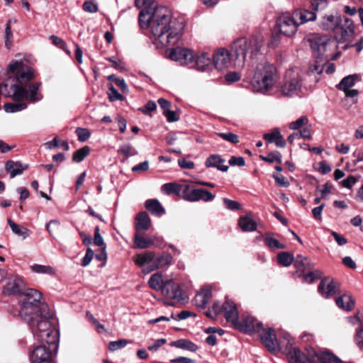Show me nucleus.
Segmentation results:
<instances>
[{
  "label": "nucleus",
  "instance_id": "53",
  "mask_svg": "<svg viewBox=\"0 0 363 363\" xmlns=\"http://www.w3.org/2000/svg\"><path fill=\"white\" fill-rule=\"evenodd\" d=\"M128 342L126 340H118L116 341L110 342L108 344V349L111 351H116L126 346Z\"/></svg>",
  "mask_w": 363,
  "mask_h": 363
},
{
  "label": "nucleus",
  "instance_id": "10",
  "mask_svg": "<svg viewBox=\"0 0 363 363\" xmlns=\"http://www.w3.org/2000/svg\"><path fill=\"white\" fill-rule=\"evenodd\" d=\"M313 55L320 60H328L330 57V52L335 48L334 40L327 36L313 35L308 39Z\"/></svg>",
  "mask_w": 363,
  "mask_h": 363
},
{
  "label": "nucleus",
  "instance_id": "56",
  "mask_svg": "<svg viewBox=\"0 0 363 363\" xmlns=\"http://www.w3.org/2000/svg\"><path fill=\"white\" fill-rule=\"evenodd\" d=\"M223 201L225 206V208L229 210L235 211L240 210L241 208V205L238 201H233L227 198H224Z\"/></svg>",
  "mask_w": 363,
  "mask_h": 363
},
{
  "label": "nucleus",
  "instance_id": "49",
  "mask_svg": "<svg viewBox=\"0 0 363 363\" xmlns=\"http://www.w3.org/2000/svg\"><path fill=\"white\" fill-rule=\"evenodd\" d=\"M13 43V33L10 26V21L6 23L5 28V46L9 49Z\"/></svg>",
  "mask_w": 363,
  "mask_h": 363
},
{
  "label": "nucleus",
  "instance_id": "19",
  "mask_svg": "<svg viewBox=\"0 0 363 363\" xmlns=\"http://www.w3.org/2000/svg\"><path fill=\"white\" fill-rule=\"evenodd\" d=\"M337 285V284L333 279L325 278L321 280L318 291L322 296L328 298L335 294Z\"/></svg>",
  "mask_w": 363,
  "mask_h": 363
},
{
  "label": "nucleus",
  "instance_id": "55",
  "mask_svg": "<svg viewBox=\"0 0 363 363\" xmlns=\"http://www.w3.org/2000/svg\"><path fill=\"white\" fill-rule=\"evenodd\" d=\"M83 9L86 12L96 13L98 11V4L96 1H86L83 4Z\"/></svg>",
  "mask_w": 363,
  "mask_h": 363
},
{
  "label": "nucleus",
  "instance_id": "50",
  "mask_svg": "<svg viewBox=\"0 0 363 363\" xmlns=\"http://www.w3.org/2000/svg\"><path fill=\"white\" fill-rule=\"evenodd\" d=\"M219 137L223 140L230 142L233 144H237L239 143L238 136L232 133H216Z\"/></svg>",
  "mask_w": 363,
  "mask_h": 363
},
{
  "label": "nucleus",
  "instance_id": "52",
  "mask_svg": "<svg viewBox=\"0 0 363 363\" xmlns=\"http://www.w3.org/2000/svg\"><path fill=\"white\" fill-rule=\"evenodd\" d=\"M75 133L78 137V140L80 142L86 141L91 135L89 130L86 128H77Z\"/></svg>",
  "mask_w": 363,
  "mask_h": 363
},
{
  "label": "nucleus",
  "instance_id": "26",
  "mask_svg": "<svg viewBox=\"0 0 363 363\" xmlns=\"http://www.w3.org/2000/svg\"><path fill=\"white\" fill-rule=\"evenodd\" d=\"M196 67L199 71L208 70L212 67L211 55L206 52L198 55L196 59Z\"/></svg>",
  "mask_w": 363,
  "mask_h": 363
},
{
  "label": "nucleus",
  "instance_id": "21",
  "mask_svg": "<svg viewBox=\"0 0 363 363\" xmlns=\"http://www.w3.org/2000/svg\"><path fill=\"white\" fill-rule=\"evenodd\" d=\"M212 296L211 289L209 287H204L199 291L194 297L195 306L199 308H204Z\"/></svg>",
  "mask_w": 363,
  "mask_h": 363
},
{
  "label": "nucleus",
  "instance_id": "51",
  "mask_svg": "<svg viewBox=\"0 0 363 363\" xmlns=\"http://www.w3.org/2000/svg\"><path fill=\"white\" fill-rule=\"evenodd\" d=\"M354 340L361 350H363V324H360L356 330Z\"/></svg>",
  "mask_w": 363,
  "mask_h": 363
},
{
  "label": "nucleus",
  "instance_id": "15",
  "mask_svg": "<svg viewBox=\"0 0 363 363\" xmlns=\"http://www.w3.org/2000/svg\"><path fill=\"white\" fill-rule=\"evenodd\" d=\"M213 65L218 70L228 69L234 66V57L227 50L220 49L213 55Z\"/></svg>",
  "mask_w": 363,
  "mask_h": 363
},
{
  "label": "nucleus",
  "instance_id": "5",
  "mask_svg": "<svg viewBox=\"0 0 363 363\" xmlns=\"http://www.w3.org/2000/svg\"><path fill=\"white\" fill-rule=\"evenodd\" d=\"M223 308L225 311V318L231 323L234 328L245 333H260L262 323L250 315H243L239 320L238 311L233 302H227Z\"/></svg>",
  "mask_w": 363,
  "mask_h": 363
},
{
  "label": "nucleus",
  "instance_id": "24",
  "mask_svg": "<svg viewBox=\"0 0 363 363\" xmlns=\"http://www.w3.org/2000/svg\"><path fill=\"white\" fill-rule=\"evenodd\" d=\"M263 138L267 143H274L278 147H284L286 146V141L277 128L274 129L271 133H265Z\"/></svg>",
  "mask_w": 363,
  "mask_h": 363
},
{
  "label": "nucleus",
  "instance_id": "31",
  "mask_svg": "<svg viewBox=\"0 0 363 363\" xmlns=\"http://www.w3.org/2000/svg\"><path fill=\"white\" fill-rule=\"evenodd\" d=\"M164 284L165 280L162 279V276L160 273L153 274L148 281V284L150 288L156 291H160L161 293H162Z\"/></svg>",
  "mask_w": 363,
  "mask_h": 363
},
{
  "label": "nucleus",
  "instance_id": "32",
  "mask_svg": "<svg viewBox=\"0 0 363 363\" xmlns=\"http://www.w3.org/2000/svg\"><path fill=\"white\" fill-rule=\"evenodd\" d=\"M153 10L152 9H143L140 11L138 17L139 23L140 27L146 28L150 27V23L152 22Z\"/></svg>",
  "mask_w": 363,
  "mask_h": 363
},
{
  "label": "nucleus",
  "instance_id": "54",
  "mask_svg": "<svg viewBox=\"0 0 363 363\" xmlns=\"http://www.w3.org/2000/svg\"><path fill=\"white\" fill-rule=\"evenodd\" d=\"M265 243L269 248L283 249L284 246L274 238L267 236Z\"/></svg>",
  "mask_w": 363,
  "mask_h": 363
},
{
  "label": "nucleus",
  "instance_id": "2",
  "mask_svg": "<svg viewBox=\"0 0 363 363\" xmlns=\"http://www.w3.org/2000/svg\"><path fill=\"white\" fill-rule=\"evenodd\" d=\"M22 294L20 316L29 325L32 333H48L50 325H52L50 320L53 313L47 304L40 302L43 294L33 289H28Z\"/></svg>",
  "mask_w": 363,
  "mask_h": 363
},
{
  "label": "nucleus",
  "instance_id": "39",
  "mask_svg": "<svg viewBox=\"0 0 363 363\" xmlns=\"http://www.w3.org/2000/svg\"><path fill=\"white\" fill-rule=\"evenodd\" d=\"M259 158L264 162H269V163H273V162H277L279 164L281 163V155L278 151H274L269 153L267 155H260Z\"/></svg>",
  "mask_w": 363,
  "mask_h": 363
},
{
  "label": "nucleus",
  "instance_id": "7",
  "mask_svg": "<svg viewBox=\"0 0 363 363\" xmlns=\"http://www.w3.org/2000/svg\"><path fill=\"white\" fill-rule=\"evenodd\" d=\"M262 45L263 40L257 38L249 40L241 38L235 40L230 51L232 57H234V67H243L247 54L250 53V57L256 55Z\"/></svg>",
  "mask_w": 363,
  "mask_h": 363
},
{
  "label": "nucleus",
  "instance_id": "58",
  "mask_svg": "<svg viewBox=\"0 0 363 363\" xmlns=\"http://www.w3.org/2000/svg\"><path fill=\"white\" fill-rule=\"evenodd\" d=\"M273 178L275 180L276 184L281 187H287L289 185V182L282 174H274Z\"/></svg>",
  "mask_w": 363,
  "mask_h": 363
},
{
  "label": "nucleus",
  "instance_id": "44",
  "mask_svg": "<svg viewBox=\"0 0 363 363\" xmlns=\"http://www.w3.org/2000/svg\"><path fill=\"white\" fill-rule=\"evenodd\" d=\"M345 28L341 27V36L342 38H348L350 37L354 33V25L352 21L350 19L346 18L345 22Z\"/></svg>",
  "mask_w": 363,
  "mask_h": 363
},
{
  "label": "nucleus",
  "instance_id": "40",
  "mask_svg": "<svg viewBox=\"0 0 363 363\" xmlns=\"http://www.w3.org/2000/svg\"><path fill=\"white\" fill-rule=\"evenodd\" d=\"M118 152L123 155L125 159H128L129 157L138 155V151L130 144H125L121 145L118 150Z\"/></svg>",
  "mask_w": 363,
  "mask_h": 363
},
{
  "label": "nucleus",
  "instance_id": "45",
  "mask_svg": "<svg viewBox=\"0 0 363 363\" xmlns=\"http://www.w3.org/2000/svg\"><path fill=\"white\" fill-rule=\"evenodd\" d=\"M308 118L306 116H301L289 123V127L291 130H298L300 128L308 124Z\"/></svg>",
  "mask_w": 363,
  "mask_h": 363
},
{
  "label": "nucleus",
  "instance_id": "35",
  "mask_svg": "<svg viewBox=\"0 0 363 363\" xmlns=\"http://www.w3.org/2000/svg\"><path fill=\"white\" fill-rule=\"evenodd\" d=\"M154 244L150 238H144L138 234L134 237V247L138 249H145Z\"/></svg>",
  "mask_w": 363,
  "mask_h": 363
},
{
  "label": "nucleus",
  "instance_id": "36",
  "mask_svg": "<svg viewBox=\"0 0 363 363\" xmlns=\"http://www.w3.org/2000/svg\"><path fill=\"white\" fill-rule=\"evenodd\" d=\"M161 189L162 192L167 195L172 194L179 195L181 191V184L176 183H167L162 186Z\"/></svg>",
  "mask_w": 363,
  "mask_h": 363
},
{
  "label": "nucleus",
  "instance_id": "8",
  "mask_svg": "<svg viewBox=\"0 0 363 363\" xmlns=\"http://www.w3.org/2000/svg\"><path fill=\"white\" fill-rule=\"evenodd\" d=\"M277 79L278 74L275 66L264 62L257 66L250 83L254 91L265 92L275 84Z\"/></svg>",
  "mask_w": 363,
  "mask_h": 363
},
{
  "label": "nucleus",
  "instance_id": "62",
  "mask_svg": "<svg viewBox=\"0 0 363 363\" xmlns=\"http://www.w3.org/2000/svg\"><path fill=\"white\" fill-rule=\"evenodd\" d=\"M229 164L231 166L243 167L245 164V160L242 157L232 156L228 161Z\"/></svg>",
  "mask_w": 363,
  "mask_h": 363
},
{
  "label": "nucleus",
  "instance_id": "46",
  "mask_svg": "<svg viewBox=\"0 0 363 363\" xmlns=\"http://www.w3.org/2000/svg\"><path fill=\"white\" fill-rule=\"evenodd\" d=\"M108 94L110 101L124 100L123 96L116 90L113 84L109 85Z\"/></svg>",
  "mask_w": 363,
  "mask_h": 363
},
{
  "label": "nucleus",
  "instance_id": "37",
  "mask_svg": "<svg viewBox=\"0 0 363 363\" xmlns=\"http://www.w3.org/2000/svg\"><path fill=\"white\" fill-rule=\"evenodd\" d=\"M32 271L37 274L54 275L55 271L51 266L35 264L30 267Z\"/></svg>",
  "mask_w": 363,
  "mask_h": 363
},
{
  "label": "nucleus",
  "instance_id": "59",
  "mask_svg": "<svg viewBox=\"0 0 363 363\" xmlns=\"http://www.w3.org/2000/svg\"><path fill=\"white\" fill-rule=\"evenodd\" d=\"M94 251L91 248H88L86 252V255L82 259V266L86 267L91 262L94 257Z\"/></svg>",
  "mask_w": 363,
  "mask_h": 363
},
{
  "label": "nucleus",
  "instance_id": "14",
  "mask_svg": "<svg viewBox=\"0 0 363 363\" xmlns=\"http://www.w3.org/2000/svg\"><path fill=\"white\" fill-rule=\"evenodd\" d=\"M167 55L169 59L178 62L182 65H189L193 63L194 56L191 50L177 47L167 50Z\"/></svg>",
  "mask_w": 363,
  "mask_h": 363
},
{
  "label": "nucleus",
  "instance_id": "63",
  "mask_svg": "<svg viewBox=\"0 0 363 363\" xmlns=\"http://www.w3.org/2000/svg\"><path fill=\"white\" fill-rule=\"evenodd\" d=\"M357 179L353 176H349L345 179L340 182L341 186L347 189L352 188L357 182Z\"/></svg>",
  "mask_w": 363,
  "mask_h": 363
},
{
  "label": "nucleus",
  "instance_id": "29",
  "mask_svg": "<svg viewBox=\"0 0 363 363\" xmlns=\"http://www.w3.org/2000/svg\"><path fill=\"white\" fill-rule=\"evenodd\" d=\"M145 208L152 214L161 216L164 214L165 210L157 199H148L145 201Z\"/></svg>",
  "mask_w": 363,
  "mask_h": 363
},
{
  "label": "nucleus",
  "instance_id": "47",
  "mask_svg": "<svg viewBox=\"0 0 363 363\" xmlns=\"http://www.w3.org/2000/svg\"><path fill=\"white\" fill-rule=\"evenodd\" d=\"M294 264L298 271L303 272L308 264V259L302 255H298L295 259H294Z\"/></svg>",
  "mask_w": 363,
  "mask_h": 363
},
{
  "label": "nucleus",
  "instance_id": "25",
  "mask_svg": "<svg viewBox=\"0 0 363 363\" xmlns=\"http://www.w3.org/2000/svg\"><path fill=\"white\" fill-rule=\"evenodd\" d=\"M7 223L9 225L11 231L16 235L21 237L23 240H26L31 235V230L28 228L23 227L21 225L16 223L11 218L7 219Z\"/></svg>",
  "mask_w": 363,
  "mask_h": 363
},
{
  "label": "nucleus",
  "instance_id": "30",
  "mask_svg": "<svg viewBox=\"0 0 363 363\" xmlns=\"http://www.w3.org/2000/svg\"><path fill=\"white\" fill-rule=\"evenodd\" d=\"M337 306L345 311H351L354 306V301L350 295L344 294L335 299Z\"/></svg>",
  "mask_w": 363,
  "mask_h": 363
},
{
  "label": "nucleus",
  "instance_id": "60",
  "mask_svg": "<svg viewBox=\"0 0 363 363\" xmlns=\"http://www.w3.org/2000/svg\"><path fill=\"white\" fill-rule=\"evenodd\" d=\"M94 243L99 247H102L104 245V242L102 236L99 233V228L98 226L94 228Z\"/></svg>",
  "mask_w": 363,
  "mask_h": 363
},
{
  "label": "nucleus",
  "instance_id": "23",
  "mask_svg": "<svg viewBox=\"0 0 363 363\" xmlns=\"http://www.w3.org/2000/svg\"><path fill=\"white\" fill-rule=\"evenodd\" d=\"M294 13L299 26L309 21H314L317 18L315 12L306 9H296L294 11Z\"/></svg>",
  "mask_w": 363,
  "mask_h": 363
},
{
  "label": "nucleus",
  "instance_id": "61",
  "mask_svg": "<svg viewBox=\"0 0 363 363\" xmlns=\"http://www.w3.org/2000/svg\"><path fill=\"white\" fill-rule=\"evenodd\" d=\"M157 105L155 102L152 101H150L147 103L145 106L140 108L144 114H150L151 111H153L156 109Z\"/></svg>",
  "mask_w": 363,
  "mask_h": 363
},
{
  "label": "nucleus",
  "instance_id": "34",
  "mask_svg": "<svg viewBox=\"0 0 363 363\" xmlns=\"http://www.w3.org/2000/svg\"><path fill=\"white\" fill-rule=\"evenodd\" d=\"M170 345L191 352H196L198 350V347L196 344L186 339H179L176 341L171 342Z\"/></svg>",
  "mask_w": 363,
  "mask_h": 363
},
{
  "label": "nucleus",
  "instance_id": "33",
  "mask_svg": "<svg viewBox=\"0 0 363 363\" xmlns=\"http://www.w3.org/2000/svg\"><path fill=\"white\" fill-rule=\"evenodd\" d=\"M359 80V77L358 74H350L347 77H345L337 85V88L341 91H346L347 89L352 87L355 82Z\"/></svg>",
  "mask_w": 363,
  "mask_h": 363
},
{
  "label": "nucleus",
  "instance_id": "27",
  "mask_svg": "<svg viewBox=\"0 0 363 363\" xmlns=\"http://www.w3.org/2000/svg\"><path fill=\"white\" fill-rule=\"evenodd\" d=\"M27 167V165H23L19 162L12 160L7 161L5 164L6 170L10 174L11 178L21 174Z\"/></svg>",
  "mask_w": 363,
  "mask_h": 363
},
{
  "label": "nucleus",
  "instance_id": "43",
  "mask_svg": "<svg viewBox=\"0 0 363 363\" xmlns=\"http://www.w3.org/2000/svg\"><path fill=\"white\" fill-rule=\"evenodd\" d=\"M50 39L55 46L65 51L68 55H71L70 50L67 48V44L62 38L57 35H52L50 36Z\"/></svg>",
  "mask_w": 363,
  "mask_h": 363
},
{
  "label": "nucleus",
  "instance_id": "12",
  "mask_svg": "<svg viewBox=\"0 0 363 363\" xmlns=\"http://www.w3.org/2000/svg\"><path fill=\"white\" fill-rule=\"evenodd\" d=\"M162 294L169 299V305L174 306L186 301V296L179 284L172 279H166Z\"/></svg>",
  "mask_w": 363,
  "mask_h": 363
},
{
  "label": "nucleus",
  "instance_id": "22",
  "mask_svg": "<svg viewBox=\"0 0 363 363\" xmlns=\"http://www.w3.org/2000/svg\"><path fill=\"white\" fill-rule=\"evenodd\" d=\"M238 225L243 232H252L257 229V223L253 220L251 213L240 216L238 220Z\"/></svg>",
  "mask_w": 363,
  "mask_h": 363
},
{
  "label": "nucleus",
  "instance_id": "48",
  "mask_svg": "<svg viewBox=\"0 0 363 363\" xmlns=\"http://www.w3.org/2000/svg\"><path fill=\"white\" fill-rule=\"evenodd\" d=\"M323 72V63H320L318 61H315L314 63L311 64L308 69V74L310 75H314L315 77V74L320 75Z\"/></svg>",
  "mask_w": 363,
  "mask_h": 363
},
{
  "label": "nucleus",
  "instance_id": "3",
  "mask_svg": "<svg viewBox=\"0 0 363 363\" xmlns=\"http://www.w3.org/2000/svg\"><path fill=\"white\" fill-rule=\"evenodd\" d=\"M152 18L150 29L156 46L164 48L174 45L182 34L183 24L173 19L170 11L165 6L155 7Z\"/></svg>",
  "mask_w": 363,
  "mask_h": 363
},
{
  "label": "nucleus",
  "instance_id": "16",
  "mask_svg": "<svg viewBox=\"0 0 363 363\" xmlns=\"http://www.w3.org/2000/svg\"><path fill=\"white\" fill-rule=\"evenodd\" d=\"M24 282L19 277L11 274L6 279V283L3 289V292L9 295L22 294Z\"/></svg>",
  "mask_w": 363,
  "mask_h": 363
},
{
  "label": "nucleus",
  "instance_id": "9",
  "mask_svg": "<svg viewBox=\"0 0 363 363\" xmlns=\"http://www.w3.org/2000/svg\"><path fill=\"white\" fill-rule=\"evenodd\" d=\"M135 263L143 267V273L148 274L152 271L167 267L173 264V257L169 253L162 252L156 255L154 252L146 251L137 254L133 257Z\"/></svg>",
  "mask_w": 363,
  "mask_h": 363
},
{
  "label": "nucleus",
  "instance_id": "6",
  "mask_svg": "<svg viewBox=\"0 0 363 363\" xmlns=\"http://www.w3.org/2000/svg\"><path fill=\"white\" fill-rule=\"evenodd\" d=\"M289 363H342L336 356L330 352L317 353L313 348L307 349V354L291 345L286 347Z\"/></svg>",
  "mask_w": 363,
  "mask_h": 363
},
{
  "label": "nucleus",
  "instance_id": "1",
  "mask_svg": "<svg viewBox=\"0 0 363 363\" xmlns=\"http://www.w3.org/2000/svg\"><path fill=\"white\" fill-rule=\"evenodd\" d=\"M8 72L15 75L8 77L2 84V91L13 102L6 103L4 109L6 113H16L25 110L28 104H35L43 99L41 82L22 84L35 78L33 70L21 61L12 60L8 66Z\"/></svg>",
  "mask_w": 363,
  "mask_h": 363
},
{
  "label": "nucleus",
  "instance_id": "28",
  "mask_svg": "<svg viewBox=\"0 0 363 363\" xmlns=\"http://www.w3.org/2000/svg\"><path fill=\"white\" fill-rule=\"evenodd\" d=\"M151 225V220L146 212L140 213L135 218V228L137 231H146Z\"/></svg>",
  "mask_w": 363,
  "mask_h": 363
},
{
  "label": "nucleus",
  "instance_id": "64",
  "mask_svg": "<svg viewBox=\"0 0 363 363\" xmlns=\"http://www.w3.org/2000/svg\"><path fill=\"white\" fill-rule=\"evenodd\" d=\"M320 272L319 271L311 272L303 275V280L306 282L311 283L319 278Z\"/></svg>",
  "mask_w": 363,
  "mask_h": 363
},
{
  "label": "nucleus",
  "instance_id": "18",
  "mask_svg": "<svg viewBox=\"0 0 363 363\" xmlns=\"http://www.w3.org/2000/svg\"><path fill=\"white\" fill-rule=\"evenodd\" d=\"M340 22V16L327 14L322 17L320 27L325 30L337 32Z\"/></svg>",
  "mask_w": 363,
  "mask_h": 363
},
{
  "label": "nucleus",
  "instance_id": "57",
  "mask_svg": "<svg viewBox=\"0 0 363 363\" xmlns=\"http://www.w3.org/2000/svg\"><path fill=\"white\" fill-rule=\"evenodd\" d=\"M328 4V0H311V6L315 11L325 9Z\"/></svg>",
  "mask_w": 363,
  "mask_h": 363
},
{
  "label": "nucleus",
  "instance_id": "13",
  "mask_svg": "<svg viewBox=\"0 0 363 363\" xmlns=\"http://www.w3.org/2000/svg\"><path fill=\"white\" fill-rule=\"evenodd\" d=\"M301 88L300 77L294 69H288L286 72L285 82L281 86V93L284 96H292L297 95Z\"/></svg>",
  "mask_w": 363,
  "mask_h": 363
},
{
  "label": "nucleus",
  "instance_id": "42",
  "mask_svg": "<svg viewBox=\"0 0 363 363\" xmlns=\"http://www.w3.org/2000/svg\"><path fill=\"white\" fill-rule=\"evenodd\" d=\"M90 149L88 146H84L75 151L72 160L75 162H81L89 155Z\"/></svg>",
  "mask_w": 363,
  "mask_h": 363
},
{
  "label": "nucleus",
  "instance_id": "20",
  "mask_svg": "<svg viewBox=\"0 0 363 363\" xmlns=\"http://www.w3.org/2000/svg\"><path fill=\"white\" fill-rule=\"evenodd\" d=\"M225 162V159L220 155L213 154L206 160L205 166L208 168L215 167L221 172H227L229 167L228 165L223 164Z\"/></svg>",
  "mask_w": 363,
  "mask_h": 363
},
{
  "label": "nucleus",
  "instance_id": "4",
  "mask_svg": "<svg viewBox=\"0 0 363 363\" xmlns=\"http://www.w3.org/2000/svg\"><path fill=\"white\" fill-rule=\"evenodd\" d=\"M34 337L41 345L34 347L30 354L31 363H53L52 358L57 349V333L52 325H50L49 331L43 333H32Z\"/></svg>",
  "mask_w": 363,
  "mask_h": 363
},
{
  "label": "nucleus",
  "instance_id": "11",
  "mask_svg": "<svg viewBox=\"0 0 363 363\" xmlns=\"http://www.w3.org/2000/svg\"><path fill=\"white\" fill-rule=\"evenodd\" d=\"M299 26L298 20L294 16V12L283 13L279 16L276 21V28L283 35L292 37L297 31Z\"/></svg>",
  "mask_w": 363,
  "mask_h": 363
},
{
  "label": "nucleus",
  "instance_id": "41",
  "mask_svg": "<svg viewBox=\"0 0 363 363\" xmlns=\"http://www.w3.org/2000/svg\"><path fill=\"white\" fill-rule=\"evenodd\" d=\"M215 196L210 191L203 189H196V201H203L205 202L211 201Z\"/></svg>",
  "mask_w": 363,
  "mask_h": 363
},
{
  "label": "nucleus",
  "instance_id": "38",
  "mask_svg": "<svg viewBox=\"0 0 363 363\" xmlns=\"http://www.w3.org/2000/svg\"><path fill=\"white\" fill-rule=\"evenodd\" d=\"M294 256L286 252H280L277 255L278 262L284 266L289 267L294 262Z\"/></svg>",
  "mask_w": 363,
  "mask_h": 363
},
{
  "label": "nucleus",
  "instance_id": "17",
  "mask_svg": "<svg viewBox=\"0 0 363 363\" xmlns=\"http://www.w3.org/2000/svg\"><path fill=\"white\" fill-rule=\"evenodd\" d=\"M260 333L261 341L269 351L275 352L279 349V343L274 330L271 328L264 329L262 328Z\"/></svg>",
  "mask_w": 363,
  "mask_h": 363
}]
</instances>
